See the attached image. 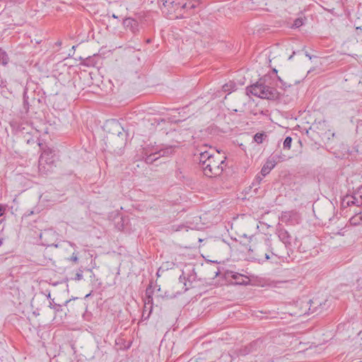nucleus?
Instances as JSON below:
<instances>
[{
  "label": "nucleus",
  "mask_w": 362,
  "mask_h": 362,
  "mask_svg": "<svg viewBox=\"0 0 362 362\" xmlns=\"http://www.w3.org/2000/svg\"><path fill=\"white\" fill-rule=\"evenodd\" d=\"M189 6L188 0H165L160 9L167 18L175 20L189 16L188 11L192 9Z\"/></svg>",
  "instance_id": "nucleus-1"
},
{
  "label": "nucleus",
  "mask_w": 362,
  "mask_h": 362,
  "mask_svg": "<svg viewBox=\"0 0 362 362\" xmlns=\"http://www.w3.org/2000/svg\"><path fill=\"white\" fill-rule=\"evenodd\" d=\"M225 157L221 158L219 152L214 156L211 159L207 160V163L202 168L204 174L209 177H216L222 174L225 165Z\"/></svg>",
  "instance_id": "nucleus-2"
},
{
  "label": "nucleus",
  "mask_w": 362,
  "mask_h": 362,
  "mask_svg": "<svg viewBox=\"0 0 362 362\" xmlns=\"http://www.w3.org/2000/svg\"><path fill=\"white\" fill-rule=\"evenodd\" d=\"M56 168L54 155L49 148L45 149L41 153L38 161L39 173L47 175L54 171Z\"/></svg>",
  "instance_id": "nucleus-3"
},
{
  "label": "nucleus",
  "mask_w": 362,
  "mask_h": 362,
  "mask_svg": "<svg viewBox=\"0 0 362 362\" xmlns=\"http://www.w3.org/2000/svg\"><path fill=\"white\" fill-rule=\"evenodd\" d=\"M250 94L267 100H274L278 97L277 90L274 88L265 85L262 79L255 84L250 85Z\"/></svg>",
  "instance_id": "nucleus-4"
},
{
  "label": "nucleus",
  "mask_w": 362,
  "mask_h": 362,
  "mask_svg": "<svg viewBox=\"0 0 362 362\" xmlns=\"http://www.w3.org/2000/svg\"><path fill=\"white\" fill-rule=\"evenodd\" d=\"M267 250V247L265 243L260 245L257 249H250V262L261 264L269 259V256Z\"/></svg>",
  "instance_id": "nucleus-5"
},
{
  "label": "nucleus",
  "mask_w": 362,
  "mask_h": 362,
  "mask_svg": "<svg viewBox=\"0 0 362 362\" xmlns=\"http://www.w3.org/2000/svg\"><path fill=\"white\" fill-rule=\"evenodd\" d=\"M40 240L44 246H54L57 247V233L52 229H45L40 233Z\"/></svg>",
  "instance_id": "nucleus-6"
},
{
  "label": "nucleus",
  "mask_w": 362,
  "mask_h": 362,
  "mask_svg": "<svg viewBox=\"0 0 362 362\" xmlns=\"http://www.w3.org/2000/svg\"><path fill=\"white\" fill-rule=\"evenodd\" d=\"M151 288H147L146 290V297L144 298V307L142 313V317L144 320L149 318L150 315L153 310V297Z\"/></svg>",
  "instance_id": "nucleus-7"
},
{
  "label": "nucleus",
  "mask_w": 362,
  "mask_h": 362,
  "mask_svg": "<svg viewBox=\"0 0 362 362\" xmlns=\"http://www.w3.org/2000/svg\"><path fill=\"white\" fill-rule=\"evenodd\" d=\"M280 156L277 155L270 156L261 169L262 177L267 175L271 170L276 166L277 162L280 160Z\"/></svg>",
  "instance_id": "nucleus-8"
},
{
  "label": "nucleus",
  "mask_w": 362,
  "mask_h": 362,
  "mask_svg": "<svg viewBox=\"0 0 362 362\" xmlns=\"http://www.w3.org/2000/svg\"><path fill=\"white\" fill-rule=\"evenodd\" d=\"M276 234L280 240L284 243L286 247L292 246V237L289 233L283 227H278Z\"/></svg>",
  "instance_id": "nucleus-9"
},
{
  "label": "nucleus",
  "mask_w": 362,
  "mask_h": 362,
  "mask_svg": "<svg viewBox=\"0 0 362 362\" xmlns=\"http://www.w3.org/2000/svg\"><path fill=\"white\" fill-rule=\"evenodd\" d=\"M342 205L344 207L353 205L357 206H362V195H359L358 197H356L355 195L346 194L342 199Z\"/></svg>",
  "instance_id": "nucleus-10"
},
{
  "label": "nucleus",
  "mask_w": 362,
  "mask_h": 362,
  "mask_svg": "<svg viewBox=\"0 0 362 362\" xmlns=\"http://www.w3.org/2000/svg\"><path fill=\"white\" fill-rule=\"evenodd\" d=\"M122 24L126 30H129L134 35L139 32V22L133 18H124Z\"/></svg>",
  "instance_id": "nucleus-11"
},
{
  "label": "nucleus",
  "mask_w": 362,
  "mask_h": 362,
  "mask_svg": "<svg viewBox=\"0 0 362 362\" xmlns=\"http://www.w3.org/2000/svg\"><path fill=\"white\" fill-rule=\"evenodd\" d=\"M231 277L235 280V284L238 285H247L249 284V276L235 272Z\"/></svg>",
  "instance_id": "nucleus-12"
},
{
  "label": "nucleus",
  "mask_w": 362,
  "mask_h": 362,
  "mask_svg": "<svg viewBox=\"0 0 362 362\" xmlns=\"http://www.w3.org/2000/svg\"><path fill=\"white\" fill-rule=\"evenodd\" d=\"M214 156V153H211L209 151H205L204 152H201L199 154V165L202 168L207 163V160L211 159Z\"/></svg>",
  "instance_id": "nucleus-13"
},
{
  "label": "nucleus",
  "mask_w": 362,
  "mask_h": 362,
  "mask_svg": "<svg viewBox=\"0 0 362 362\" xmlns=\"http://www.w3.org/2000/svg\"><path fill=\"white\" fill-rule=\"evenodd\" d=\"M159 153H160L157 151L146 156L145 158V162L147 164H152L154 161L157 160L160 158Z\"/></svg>",
  "instance_id": "nucleus-14"
},
{
  "label": "nucleus",
  "mask_w": 362,
  "mask_h": 362,
  "mask_svg": "<svg viewBox=\"0 0 362 362\" xmlns=\"http://www.w3.org/2000/svg\"><path fill=\"white\" fill-rule=\"evenodd\" d=\"M235 83L230 81L222 86V91L224 93L228 92V93H230L235 89Z\"/></svg>",
  "instance_id": "nucleus-15"
},
{
  "label": "nucleus",
  "mask_w": 362,
  "mask_h": 362,
  "mask_svg": "<svg viewBox=\"0 0 362 362\" xmlns=\"http://www.w3.org/2000/svg\"><path fill=\"white\" fill-rule=\"evenodd\" d=\"M49 307L53 309L56 314L64 313L62 305L59 304L54 303V299H50Z\"/></svg>",
  "instance_id": "nucleus-16"
},
{
  "label": "nucleus",
  "mask_w": 362,
  "mask_h": 362,
  "mask_svg": "<svg viewBox=\"0 0 362 362\" xmlns=\"http://www.w3.org/2000/svg\"><path fill=\"white\" fill-rule=\"evenodd\" d=\"M267 137V135L266 133L264 132H261V133H257L255 136H254V141L255 142H256L257 144H262L264 140H265V139Z\"/></svg>",
  "instance_id": "nucleus-17"
},
{
  "label": "nucleus",
  "mask_w": 362,
  "mask_h": 362,
  "mask_svg": "<svg viewBox=\"0 0 362 362\" xmlns=\"http://www.w3.org/2000/svg\"><path fill=\"white\" fill-rule=\"evenodd\" d=\"M158 152H159V156L161 157V156H168L171 154L173 153L174 152V148L173 146H169V147H167L164 149H161L160 151H158Z\"/></svg>",
  "instance_id": "nucleus-18"
},
{
  "label": "nucleus",
  "mask_w": 362,
  "mask_h": 362,
  "mask_svg": "<svg viewBox=\"0 0 362 362\" xmlns=\"http://www.w3.org/2000/svg\"><path fill=\"white\" fill-rule=\"evenodd\" d=\"M250 285L264 286V284L262 282L261 280L258 279L257 276L250 275Z\"/></svg>",
  "instance_id": "nucleus-19"
},
{
  "label": "nucleus",
  "mask_w": 362,
  "mask_h": 362,
  "mask_svg": "<svg viewBox=\"0 0 362 362\" xmlns=\"http://www.w3.org/2000/svg\"><path fill=\"white\" fill-rule=\"evenodd\" d=\"M359 215H360L359 212L358 213H356L355 215L353 216L350 218V222H351V224H353V225H358V224H360L361 220V216Z\"/></svg>",
  "instance_id": "nucleus-20"
},
{
  "label": "nucleus",
  "mask_w": 362,
  "mask_h": 362,
  "mask_svg": "<svg viewBox=\"0 0 362 362\" xmlns=\"http://www.w3.org/2000/svg\"><path fill=\"white\" fill-rule=\"evenodd\" d=\"M291 143H292V138L291 136L286 137V139H284V144H283L284 148L290 149L291 146Z\"/></svg>",
  "instance_id": "nucleus-21"
},
{
  "label": "nucleus",
  "mask_w": 362,
  "mask_h": 362,
  "mask_svg": "<svg viewBox=\"0 0 362 362\" xmlns=\"http://www.w3.org/2000/svg\"><path fill=\"white\" fill-rule=\"evenodd\" d=\"M191 8H195L202 4V0H188Z\"/></svg>",
  "instance_id": "nucleus-22"
},
{
  "label": "nucleus",
  "mask_w": 362,
  "mask_h": 362,
  "mask_svg": "<svg viewBox=\"0 0 362 362\" xmlns=\"http://www.w3.org/2000/svg\"><path fill=\"white\" fill-rule=\"evenodd\" d=\"M69 261L72 263L77 264L78 262V252H73L69 258Z\"/></svg>",
  "instance_id": "nucleus-23"
},
{
  "label": "nucleus",
  "mask_w": 362,
  "mask_h": 362,
  "mask_svg": "<svg viewBox=\"0 0 362 362\" xmlns=\"http://www.w3.org/2000/svg\"><path fill=\"white\" fill-rule=\"evenodd\" d=\"M74 279L76 281H80L83 279V270L81 268L77 271Z\"/></svg>",
  "instance_id": "nucleus-24"
},
{
  "label": "nucleus",
  "mask_w": 362,
  "mask_h": 362,
  "mask_svg": "<svg viewBox=\"0 0 362 362\" xmlns=\"http://www.w3.org/2000/svg\"><path fill=\"white\" fill-rule=\"evenodd\" d=\"M93 59H91V58H87L84 60L83 64L86 65V66H93Z\"/></svg>",
  "instance_id": "nucleus-25"
},
{
  "label": "nucleus",
  "mask_w": 362,
  "mask_h": 362,
  "mask_svg": "<svg viewBox=\"0 0 362 362\" xmlns=\"http://www.w3.org/2000/svg\"><path fill=\"white\" fill-rule=\"evenodd\" d=\"M303 25V20L301 18H297L294 21L293 26L299 28Z\"/></svg>",
  "instance_id": "nucleus-26"
},
{
  "label": "nucleus",
  "mask_w": 362,
  "mask_h": 362,
  "mask_svg": "<svg viewBox=\"0 0 362 362\" xmlns=\"http://www.w3.org/2000/svg\"><path fill=\"white\" fill-rule=\"evenodd\" d=\"M264 177H262V174L260 173V175H257L254 180V182H252V185L254 186L255 184V182H256L257 183H259L263 179Z\"/></svg>",
  "instance_id": "nucleus-27"
},
{
  "label": "nucleus",
  "mask_w": 362,
  "mask_h": 362,
  "mask_svg": "<svg viewBox=\"0 0 362 362\" xmlns=\"http://www.w3.org/2000/svg\"><path fill=\"white\" fill-rule=\"evenodd\" d=\"M180 281L184 283L185 285V291H187L189 289V287L187 286V284L185 282V276L184 275H181L180 276Z\"/></svg>",
  "instance_id": "nucleus-28"
},
{
  "label": "nucleus",
  "mask_w": 362,
  "mask_h": 362,
  "mask_svg": "<svg viewBox=\"0 0 362 362\" xmlns=\"http://www.w3.org/2000/svg\"><path fill=\"white\" fill-rule=\"evenodd\" d=\"M298 240L297 239L295 240L294 241V245L297 246L298 247V250L300 251V252H305V249L304 248H301L300 245H298Z\"/></svg>",
  "instance_id": "nucleus-29"
},
{
  "label": "nucleus",
  "mask_w": 362,
  "mask_h": 362,
  "mask_svg": "<svg viewBox=\"0 0 362 362\" xmlns=\"http://www.w3.org/2000/svg\"><path fill=\"white\" fill-rule=\"evenodd\" d=\"M23 105H24L25 109H26L28 110V100L25 98V95L23 96Z\"/></svg>",
  "instance_id": "nucleus-30"
},
{
  "label": "nucleus",
  "mask_w": 362,
  "mask_h": 362,
  "mask_svg": "<svg viewBox=\"0 0 362 362\" xmlns=\"http://www.w3.org/2000/svg\"><path fill=\"white\" fill-rule=\"evenodd\" d=\"M26 142L28 144H34L35 142V141L33 138L30 137V138L26 139Z\"/></svg>",
  "instance_id": "nucleus-31"
},
{
  "label": "nucleus",
  "mask_w": 362,
  "mask_h": 362,
  "mask_svg": "<svg viewBox=\"0 0 362 362\" xmlns=\"http://www.w3.org/2000/svg\"><path fill=\"white\" fill-rule=\"evenodd\" d=\"M236 142L239 145V146L241 147L242 149L245 151L246 146L243 145L242 143H240L238 139H236Z\"/></svg>",
  "instance_id": "nucleus-32"
},
{
  "label": "nucleus",
  "mask_w": 362,
  "mask_h": 362,
  "mask_svg": "<svg viewBox=\"0 0 362 362\" xmlns=\"http://www.w3.org/2000/svg\"><path fill=\"white\" fill-rule=\"evenodd\" d=\"M5 212V208L0 204V216H3Z\"/></svg>",
  "instance_id": "nucleus-33"
},
{
  "label": "nucleus",
  "mask_w": 362,
  "mask_h": 362,
  "mask_svg": "<svg viewBox=\"0 0 362 362\" xmlns=\"http://www.w3.org/2000/svg\"><path fill=\"white\" fill-rule=\"evenodd\" d=\"M0 86L4 88L6 86V81H4L3 79L0 80Z\"/></svg>",
  "instance_id": "nucleus-34"
},
{
  "label": "nucleus",
  "mask_w": 362,
  "mask_h": 362,
  "mask_svg": "<svg viewBox=\"0 0 362 362\" xmlns=\"http://www.w3.org/2000/svg\"><path fill=\"white\" fill-rule=\"evenodd\" d=\"M277 78L279 81V82L281 83L282 86H285V83L283 81V80L279 76H277Z\"/></svg>",
  "instance_id": "nucleus-35"
},
{
  "label": "nucleus",
  "mask_w": 362,
  "mask_h": 362,
  "mask_svg": "<svg viewBox=\"0 0 362 362\" xmlns=\"http://www.w3.org/2000/svg\"><path fill=\"white\" fill-rule=\"evenodd\" d=\"M308 313H308V312H307V310H305L304 311L300 312V313L298 314V315H300H300H305V314H308Z\"/></svg>",
  "instance_id": "nucleus-36"
},
{
  "label": "nucleus",
  "mask_w": 362,
  "mask_h": 362,
  "mask_svg": "<svg viewBox=\"0 0 362 362\" xmlns=\"http://www.w3.org/2000/svg\"><path fill=\"white\" fill-rule=\"evenodd\" d=\"M245 93L247 95H249V86L245 87Z\"/></svg>",
  "instance_id": "nucleus-37"
},
{
  "label": "nucleus",
  "mask_w": 362,
  "mask_h": 362,
  "mask_svg": "<svg viewBox=\"0 0 362 362\" xmlns=\"http://www.w3.org/2000/svg\"><path fill=\"white\" fill-rule=\"evenodd\" d=\"M70 301H71V300H66V301L65 302V305H67L68 303H70Z\"/></svg>",
  "instance_id": "nucleus-38"
},
{
  "label": "nucleus",
  "mask_w": 362,
  "mask_h": 362,
  "mask_svg": "<svg viewBox=\"0 0 362 362\" xmlns=\"http://www.w3.org/2000/svg\"><path fill=\"white\" fill-rule=\"evenodd\" d=\"M112 18H117V16L115 14H112Z\"/></svg>",
  "instance_id": "nucleus-39"
},
{
  "label": "nucleus",
  "mask_w": 362,
  "mask_h": 362,
  "mask_svg": "<svg viewBox=\"0 0 362 362\" xmlns=\"http://www.w3.org/2000/svg\"><path fill=\"white\" fill-rule=\"evenodd\" d=\"M359 214H360V215H359V216H361V221H362V212L361 211V212H359Z\"/></svg>",
  "instance_id": "nucleus-40"
},
{
  "label": "nucleus",
  "mask_w": 362,
  "mask_h": 362,
  "mask_svg": "<svg viewBox=\"0 0 362 362\" xmlns=\"http://www.w3.org/2000/svg\"><path fill=\"white\" fill-rule=\"evenodd\" d=\"M148 308H149V306H148ZM146 312H148V308H146ZM146 315H147V314L146 313L145 316H146Z\"/></svg>",
  "instance_id": "nucleus-41"
},
{
  "label": "nucleus",
  "mask_w": 362,
  "mask_h": 362,
  "mask_svg": "<svg viewBox=\"0 0 362 362\" xmlns=\"http://www.w3.org/2000/svg\"><path fill=\"white\" fill-rule=\"evenodd\" d=\"M56 44H57V45H61V42H59H59H56Z\"/></svg>",
  "instance_id": "nucleus-42"
},
{
  "label": "nucleus",
  "mask_w": 362,
  "mask_h": 362,
  "mask_svg": "<svg viewBox=\"0 0 362 362\" xmlns=\"http://www.w3.org/2000/svg\"><path fill=\"white\" fill-rule=\"evenodd\" d=\"M47 298H51V295H50V293H48V295H47Z\"/></svg>",
  "instance_id": "nucleus-43"
},
{
  "label": "nucleus",
  "mask_w": 362,
  "mask_h": 362,
  "mask_svg": "<svg viewBox=\"0 0 362 362\" xmlns=\"http://www.w3.org/2000/svg\"><path fill=\"white\" fill-rule=\"evenodd\" d=\"M273 71H274V73H276V74L277 73V70H276V69H273Z\"/></svg>",
  "instance_id": "nucleus-44"
},
{
  "label": "nucleus",
  "mask_w": 362,
  "mask_h": 362,
  "mask_svg": "<svg viewBox=\"0 0 362 362\" xmlns=\"http://www.w3.org/2000/svg\"><path fill=\"white\" fill-rule=\"evenodd\" d=\"M2 244V239H0V245Z\"/></svg>",
  "instance_id": "nucleus-45"
},
{
  "label": "nucleus",
  "mask_w": 362,
  "mask_h": 362,
  "mask_svg": "<svg viewBox=\"0 0 362 362\" xmlns=\"http://www.w3.org/2000/svg\"><path fill=\"white\" fill-rule=\"evenodd\" d=\"M159 272H160V269H158V271L157 272V275L159 276Z\"/></svg>",
  "instance_id": "nucleus-46"
}]
</instances>
